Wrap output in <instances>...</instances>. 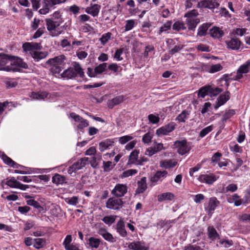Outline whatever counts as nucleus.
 Returning <instances> with one entry per match:
<instances>
[{"label":"nucleus","mask_w":250,"mask_h":250,"mask_svg":"<svg viewBox=\"0 0 250 250\" xmlns=\"http://www.w3.org/2000/svg\"><path fill=\"white\" fill-rule=\"evenodd\" d=\"M27 67L28 65L20 58L0 53V70L16 72Z\"/></svg>","instance_id":"f257e3e1"},{"label":"nucleus","mask_w":250,"mask_h":250,"mask_svg":"<svg viewBox=\"0 0 250 250\" xmlns=\"http://www.w3.org/2000/svg\"><path fill=\"white\" fill-rule=\"evenodd\" d=\"M66 61V57L63 55H61L48 60L46 63L50 65V71L54 75H56L60 74L64 68Z\"/></svg>","instance_id":"f03ea898"},{"label":"nucleus","mask_w":250,"mask_h":250,"mask_svg":"<svg viewBox=\"0 0 250 250\" xmlns=\"http://www.w3.org/2000/svg\"><path fill=\"white\" fill-rule=\"evenodd\" d=\"M47 29L52 37H58L63 31V27L60 26L62 21H54L50 19L45 20Z\"/></svg>","instance_id":"7ed1b4c3"},{"label":"nucleus","mask_w":250,"mask_h":250,"mask_svg":"<svg viewBox=\"0 0 250 250\" xmlns=\"http://www.w3.org/2000/svg\"><path fill=\"white\" fill-rule=\"evenodd\" d=\"M250 66V62H247L245 64L240 66L235 75L231 73L230 74L231 77H229L228 75H225L224 76L223 79L226 82H228L230 80L238 81L243 78V74H246L249 72Z\"/></svg>","instance_id":"20e7f679"},{"label":"nucleus","mask_w":250,"mask_h":250,"mask_svg":"<svg viewBox=\"0 0 250 250\" xmlns=\"http://www.w3.org/2000/svg\"><path fill=\"white\" fill-rule=\"evenodd\" d=\"M173 146L177 149V152L181 155L188 153L191 149L190 145L186 140L175 141Z\"/></svg>","instance_id":"39448f33"},{"label":"nucleus","mask_w":250,"mask_h":250,"mask_svg":"<svg viewBox=\"0 0 250 250\" xmlns=\"http://www.w3.org/2000/svg\"><path fill=\"white\" fill-rule=\"evenodd\" d=\"M175 123L171 122L157 129L156 131V134L158 136L168 135L175 129Z\"/></svg>","instance_id":"423d86ee"},{"label":"nucleus","mask_w":250,"mask_h":250,"mask_svg":"<svg viewBox=\"0 0 250 250\" xmlns=\"http://www.w3.org/2000/svg\"><path fill=\"white\" fill-rule=\"evenodd\" d=\"M123 205V202L120 199L110 198L106 202V207L107 208L114 210H118Z\"/></svg>","instance_id":"0eeeda50"},{"label":"nucleus","mask_w":250,"mask_h":250,"mask_svg":"<svg viewBox=\"0 0 250 250\" xmlns=\"http://www.w3.org/2000/svg\"><path fill=\"white\" fill-rule=\"evenodd\" d=\"M127 191V188L125 185L117 184L111 190V194L117 197H121L125 195Z\"/></svg>","instance_id":"6e6552de"},{"label":"nucleus","mask_w":250,"mask_h":250,"mask_svg":"<svg viewBox=\"0 0 250 250\" xmlns=\"http://www.w3.org/2000/svg\"><path fill=\"white\" fill-rule=\"evenodd\" d=\"M70 116L76 122L78 123L77 125V128L78 129L82 130L89 125L88 121L87 120L83 118L79 115H77L75 113H70Z\"/></svg>","instance_id":"1a4fd4ad"},{"label":"nucleus","mask_w":250,"mask_h":250,"mask_svg":"<svg viewBox=\"0 0 250 250\" xmlns=\"http://www.w3.org/2000/svg\"><path fill=\"white\" fill-rule=\"evenodd\" d=\"M5 184L12 188H19L22 190L28 188V186L23 185L17 181L15 177H12L9 179H7Z\"/></svg>","instance_id":"9d476101"},{"label":"nucleus","mask_w":250,"mask_h":250,"mask_svg":"<svg viewBox=\"0 0 250 250\" xmlns=\"http://www.w3.org/2000/svg\"><path fill=\"white\" fill-rule=\"evenodd\" d=\"M228 48L233 50H238L241 46V42L239 39L231 38L229 40L225 41Z\"/></svg>","instance_id":"9b49d317"},{"label":"nucleus","mask_w":250,"mask_h":250,"mask_svg":"<svg viewBox=\"0 0 250 250\" xmlns=\"http://www.w3.org/2000/svg\"><path fill=\"white\" fill-rule=\"evenodd\" d=\"M198 179L201 183L211 185L217 180V177L213 174L210 173L202 174L200 175Z\"/></svg>","instance_id":"f8f14e48"},{"label":"nucleus","mask_w":250,"mask_h":250,"mask_svg":"<svg viewBox=\"0 0 250 250\" xmlns=\"http://www.w3.org/2000/svg\"><path fill=\"white\" fill-rule=\"evenodd\" d=\"M22 48L26 52H35L41 49L40 44L37 42H26L23 44Z\"/></svg>","instance_id":"ddd939ff"},{"label":"nucleus","mask_w":250,"mask_h":250,"mask_svg":"<svg viewBox=\"0 0 250 250\" xmlns=\"http://www.w3.org/2000/svg\"><path fill=\"white\" fill-rule=\"evenodd\" d=\"M219 204V202L215 197L210 198L208 205L206 208V211L208 215H211L216 208Z\"/></svg>","instance_id":"4468645a"},{"label":"nucleus","mask_w":250,"mask_h":250,"mask_svg":"<svg viewBox=\"0 0 250 250\" xmlns=\"http://www.w3.org/2000/svg\"><path fill=\"white\" fill-rule=\"evenodd\" d=\"M229 92L227 91L225 94L220 95L214 104V108L217 109L225 104L229 99Z\"/></svg>","instance_id":"2eb2a0df"},{"label":"nucleus","mask_w":250,"mask_h":250,"mask_svg":"<svg viewBox=\"0 0 250 250\" xmlns=\"http://www.w3.org/2000/svg\"><path fill=\"white\" fill-rule=\"evenodd\" d=\"M101 9V6L97 4H94L85 8L86 13L95 17L98 15Z\"/></svg>","instance_id":"dca6fc26"},{"label":"nucleus","mask_w":250,"mask_h":250,"mask_svg":"<svg viewBox=\"0 0 250 250\" xmlns=\"http://www.w3.org/2000/svg\"><path fill=\"white\" fill-rule=\"evenodd\" d=\"M114 141L113 139H107L99 143V150L101 152L104 151L109 149L114 145Z\"/></svg>","instance_id":"f3484780"},{"label":"nucleus","mask_w":250,"mask_h":250,"mask_svg":"<svg viewBox=\"0 0 250 250\" xmlns=\"http://www.w3.org/2000/svg\"><path fill=\"white\" fill-rule=\"evenodd\" d=\"M167 175V171H158L151 178V181L152 182H161L165 179Z\"/></svg>","instance_id":"a211bd4d"},{"label":"nucleus","mask_w":250,"mask_h":250,"mask_svg":"<svg viewBox=\"0 0 250 250\" xmlns=\"http://www.w3.org/2000/svg\"><path fill=\"white\" fill-rule=\"evenodd\" d=\"M138 188L135 192L136 194L142 193L146 189V177L142 178L141 180L138 181L137 182Z\"/></svg>","instance_id":"6ab92c4d"},{"label":"nucleus","mask_w":250,"mask_h":250,"mask_svg":"<svg viewBox=\"0 0 250 250\" xmlns=\"http://www.w3.org/2000/svg\"><path fill=\"white\" fill-rule=\"evenodd\" d=\"M98 233L103 236V237L107 241L111 243L115 242L116 240L113 237V235L107 232L105 229L101 228L98 230Z\"/></svg>","instance_id":"aec40b11"},{"label":"nucleus","mask_w":250,"mask_h":250,"mask_svg":"<svg viewBox=\"0 0 250 250\" xmlns=\"http://www.w3.org/2000/svg\"><path fill=\"white\" fill-rule=\"evenodd\" d=\"M117 231L122 237H125L127 235V231L125 229V223L122 219H120L116 224Z\"/></svg>","instance_id":"412c9836"},{"label":"nucleus","mask_w":250,"mask_h":250,"mask_svg":"<svg viewBox=\"0 0 250 250\" xmlns=\"http://www.w3.org/2000/svg\"><path fill=\"white\" fill-rule=\"evenodd\" d=\"M174 198V195L171 192H165L157 196L158 201L160 202H163L164 201H172Z\"/></svg>","instance_id":"4be33fe9"},{"label":"nucleus","mask_w":250,"mask_h":250,"mask_svg":"<svg viewBox=\"0 0 250 250\" xmlns=\"http://www.w3.org/2000/svg\"><path fill=\"white\" fill-rule=\"evenodd\" d=\"M128 248L133 250H147V248L144 243L141 242H133L129 244Z\"/></svg>","instance_id":"5701e85b"},{"label":"nucleus","mask_w":250,"mask_h":250,"mask_svg":"<svg viewBox=\"0 0 250 250\" xmlns=\"http://www.w3.org/2000/svg\"><path fill=\"white\" fill-rule=\"evenodd\" d=\"M48 93L45 91H39L37 92H32L30 97L34 100H42L47 98Z\"/></svg>","instance_id":"b1692460"},{"label":"nucleus","mask_w":250,"mask_h":250,"mask_svg":"<svg viewBox=\"0 0 250 250\" xmlns=\"http://www.w3.org/2000/svg\"><path fill=\"white\" fill-rule=\"evenodd\" d=\"M124 101V97L119 96L115 97L111 100L108 101L107 104L110 108H112L114 106L118 105Z\"/></svg>","instance_id":"393cba45"},{"label":"nucleus","mask_w":250,"mask_h":250,"mask_svg":"<svg viewBox=\"0 0 250 250\" xmlns=\"http://www.w3.org/2000/svg\"><path fill=\"white\" fill-rule=\"evenodd\" d=\"M210 34L211 37L215 38H220L224 35V31L220 28L214 27L210 30Z\"/></svg>","instance_id":"a878e982"},{"label":"nucleus","mask_w":250,"mask_h":250,"mask_svg":"<svg viewBox=\"0 0 250 250\" xmlns=\"http://www.w3.org/2000/svg\"><path fill=\"white\" fill-rule=\"evenodd\" d=\"M30 54L36 61H39L40 60L45 58L48 55L46 52H39L38 51L31 52Z\"/></svg>","instance_id":"bb28decb"},{"label":"nucleus","mask_w":250,"mask_h":250,"mask_svg":"<svg viewBox=\"0 0 250 250\" xmlns=\"http://www.w3.org/2000/svg\"><path fill=\"white\" fill-rule=\"evenodd\" d=\"M73 68L72 67L68 68L65 70L61 75L62 77L67 79H71L76 77V74L74 72Z\"/></svg>","instance_id":"cd10ccee"},{"label":"nucleus","mask_w":250,"mask_h":250,"mask_svg":"<svg viewBox=\"0 0 250 250\" xmlns=\"http://www.w3.org/2000/svg\"><path fill=\"white\" fill-rule=\"evenodd\" d=\"M66 178L64 176L55 174L52 177V182L57 185H62L65 182Z\"/></svg>","instance_id":"c85d7f7f"},{"label":"nucleus","mask_w":250,"mask_h":250,"mask_svg":"<svg viewBox=\"0 0 250 250\" xmlns=\"http://www.w3.org/2000/svg\"><path fill=\"white\" fill-rule=\"evenodd\" d=\"M186 22L188 26V29L190 30H194L197 25L199 23L200 20L198 18L187 19Z\"/></svg>","instance_id":"c756f323"},{"label":"nucleus","mask_w":250,"mask_h":250,"mask_svg":"<svg viewBox=\"0 0 250 250\" xmlns=\"http://www.w3.org/2000/svg\"><path fill=\"white\" fill-rule=\"evenodd\" d=\"M87 244L91 248L97 249L100 245V241L99 239L94 237H90L88 239Z\"/></svg>","instance_id":"7c9ffc66"},{"label":"nucleus","mask_w":250,"mask_h":250,"mask_svg":"<svg viewBox=\"0 0 250 250\" xmlns=\"http://www.w3.org/2000/svg\"><path fill=\"white\" fill-rule=\"evenodd\" d=\"M176 165L177 162L173 160H166L160 163V166L165 168L173 167Z\"/></svg>","instance_id":"2f4dec72"},{"label":"nucleus","mask_w":250,"mask_h":250,"mask_svg":"<svg viewBox=\"0 0 250 250\" xmlns=\"http://www.w3.org/2000/svg\"><path fill=\"white\" fill-rule=\"evenodd\" d=\"M72 68H73L74 73L76 74V77L79 76L80 77H83L84 76V72L83 69L78 63L74 62Z\"/></svg>","instance_id":"473e14b6"},{"label":"nucleus","mask_w":250,"mask_h":250,"mask_svg":"<svg viewBox=\"0 0 250 250\" xmlns=\"http://www.w3.org/2000/svg\"><path fill=\"white\" fill-rule=\"evenodd\" d=\"M88 161V158L84 157L78 161L73 165L75 166V167H76V169H77L78 170L79 169H82L83 167H85V166L87 164Z\"/></svg>","instance_id":"72a5a7b5"},{"label":"nucleus","mask_w":250,"mask_h":250,"mask_svg":"<svg viewBox=\"0 0 250 250\" xmlns=\"http://www.w3.org/2000/svg\"><path fill=\"white\" fill-rule=\"evenodd\" d=\"M125 32L131 30L137 25V22L133 19L125 21Z\"/></svg>","instance_id":"f704fd0d"},{"label":"nucleus","mask_w":250,"mask_h":250,"mask_svg":"<svg viewBox=\"0 0 250 250\" xmlns=\"http://www.w3.org/2000/svg\"><path fill=\"white\" fill-rule=\"evenodd\" d=\"M228 200L229 203L234 202L235 206H240L243 203V200L241 199H240V197L237 194H233L232 198H229Z\"/></svg>","instance_id":"c9c22d12"},{"label":"nucleus","mask_w":250,"mask_h":250,"mask_svg":"<svg viewBox=\"0 0 250 250\" xmlns=\"http://www.w3.org/2000/svg\"><path fill=\"white\" fill-rule=\"evenodd\" d=\"M139 153V150L134 149L130 154L128 163L134 164L136 163Z\"/></svg>","instance_id":"e433bc0d"},{"label":"nucleus","mask_w":250,"mask_h":250,"mask_svg":"<svg viewBox=\"0 0 250 250\" xmlns=\"http://www.w3.org/2000/svg\"><path fill=\"white\" fill-rule=\"evenodd\" d=\"M190 111L187 110H183L176 118V120L180 122H185L188 119Z\"/></svg>","instance_id":"4c0bfd02"},{"label":"nucleus","mask_w":250,"mask_h":250,"mask_svg":"<svg viewBox=\"0 0 250 250\" xmlns=\"http://www.w3.org/2000/svg\"><path fill=\"white\" fill-rule=\"evenodd\" d=\"M208 232L209 238L212 240L216 239L219 236L216 229L212 227L208 228Z\"/></svg>","instance_id":"58836bf2"},{"label":"nucleus","mask_w":250,"mask_h":250,"mask_svg":"<svg viewBox=\"0 0 250 250\" xmlns=\"http://www.w3.org/2000/svg\"><path fill=\"white\" fill-rule=\"evenodd\" d=\"M102 159V156L100 154H98L96 156H94L90 163L92 167H96L100 164Z\"/></svg>","instance_id":"ea45409f"},{"label":"nucleus","mask_w":250,"mask_h":250,"mask_svg":"<svg viewBox=\"0 0 250 250\" xmlns=\"http://www.w3.org/2000/svg\"><path fill=\"white\" fill-rule=\"evenodd\" d=\"M34 243L33 244L34 247L36 249H40L43 247L45 245V240L43 238H35L34 239Z\"/></svg>","instance_id":"a19ab883"},{"label":"nucleus","mask_w":250,"mask_h":250,"mask_svg":"<svg viewBox=\"0 0 250 250\" xmlns=\"http://www.w3.org/2000/svg\"><path fill=\"white\" fill-rule=\"evenodd\" d=\"M117 217L116 215L105 216L102 219V221L106 225L110 226L114 223Z\"/></svg>","instance_id":"79ce46f5"},{"label":"nucleus","mask_w":250,"mask_h":250,"mask_svg":"<svg viewBox=\"0 0 250 250\" xmlns=\"http://www.w3.org/2000/svg\"><path fill=\"white\" fill-rule=\"evenodd\" d=\"M111 36L112 34L110 32L103 34L99 39L101 44L103 45H105L111 39Z\"/></svg>","instance_id":"37998d69"},{"label":"nucleus","mask_w":250,"mask_h":250,"mask_svg":"<svg viewBox=\"0 0 250 250\" xmlns=\"http://www.w3.org/2000/svg\"><path fill=\"white\" fill-rule=\"evenodd\" d=\"M172 22L170 21H167L164 25L160 28L158 32L159 35H161L163 32H166L169 30L171 28Z\"/></svg>","instance_id":"c03bdc74"},{"label":"nucleus","mask_w":250,"mask_h":250,"mask_svg":"<svg viewBox=\"0 0 250 250\" xmlns=\"http://www.w3.org/2000/svg\"><path fill=\"white\" fill-rule=\"evenodd\" d=\"M208 95H209V86L203 87L198 91V96L199 97L204 98Z\"/></svg>","instance_id":"a18cd8bd"},{"label":"nucleus","mask_w":250,"mask_h":250,"mask_svg":"<svg viewBox=\"0 0 250 250\" xmlns=\"http://www.w3.org/2000/svg\"><path fill=\"white\" fill-rule=\"evenodd\" d=\"M223 69V66L219 63L213 64L209 66L208 68V72L214 73L221 71Z\"/></svg>","instance_id":"49530a36"},{"label":"nucleus","mask_w":250,"mask_h":250,"mask_svg":"<svg viewBox=\"0 0 250 250\" xmlns=\"http://www.w3.org/2000/svg\"><path fill=\"white\" fill-rule=\"evenodd\" d=\"M60 45L63 48H66V50H70L73 49L71 42L66 39L62 40L60 42Z\"/></svg>","instance_id":"de8ad7c7"},{"label":"nucleus","mask_w":250,"mask_h":250,"mask_svg":"<svg viewBox=\"0 0 250 250\" xmlns=\"http://www.w3.org/2000/svg\"><path fill=\"white\" fill-rule=\"evenodd\" d=\"M138 172V170L135 169H130L126 170L123 172L121 177L122 178L128 177L136 174Z\"/></svg>","instance_id":"09e8293b"},{"label":"nucleus","mask_w":250,"mask_h":250,"mask_svg":"<svg viewBox=\"0 0 250 250\" xmlns=\"http://www.w3.org/2000/svg\"><path fill=\"white\" fill-rule=\"evenodd\" d=\"M0 157L5 164L10 167L14 166L13 164H15V162L13 161L10 158L8 157L6 155L3 153L1 155Z\"/></svg>","instance_id":"8fccbe9b"},{"label":"nucleus","mask_w":250,"mask_h":250,"mask_svg":"<svg viewBox=\"0 0 250 250\" xmlns=\"http://www.w3.org/2000/svg\"><path fill=\"white\" fill-rule=\"evenodd\" d=\"M115 165V164H113L111 161H103V168L104 171H110Z\"/></svg>","instance_id":"3c124183"},{"label":"nucleus","mask_w":250,"mask_h":250,"mask_svg":"<svg viewBox=\"0 0 250 250\" xmlns=\"http://www.w3.org/2000/svg\"><path fill=\"white\" fill-rule=\"evenodd\" d=\"M107 67L106 63H103L99 64L98 66L95 68V73L96 74H100L103 73L106 69Z\"/></svg>","instance_id":"603ef678"},{"label":"nucleus","mask_w":250,"mask_h":250,"mask_svg":"<svg viewBox=\"0 0 250 250\" xmlns=\"http://www.w3.org/2000/svg\"><path fill=\"white\" fill-rule=\"evenodd\" d=\"M66 0H46L47 6L52 7L54 6L64 2Z\"/></svg>","instance_id":"864d4df0"},{"label":"nucleus","mask_w":250,"mask_h":250,"mask_svg":"<svg viewBox=\"0 0 250 250\" xmlns=\"http://www.w3.org/2000/svg\"><path fill=\"white\" fill-rule=\"evenodd\" d=\"M219 244L221 247L229 248L233 245V242L231 240L223 239L219 240Z\"/></svg>","instance_id":"5fc2aeb1"},{"label":"nucleus","mask_w":250,"mask_h":250,"mask_svg":"<svg viewBox=\"0 0 250 250\" xmlns=\"http://www.w3.org/2000/svg\"><path fill=\"white\" fill-rule=\"evenodd\" d=\"M153 136V133L152 132H148L146 133L143 137V142L145 144H148L151 142Z\"/></svg>","instance_id":"6e6d98bb"},{"label":"nucleus","mask_w":250,"mask_h":250,"mask_svg":"<svg viewBox=\"0 0 250 250\" xmlns=\"http://www.w3.org/2000/svg\"><path fill=\"white\" fill-rule=\"evenodd\" d=\"M208 27L207 24H203L198 29L197 35L199 36H205L208 30Z\"/></svg>","instance_id":"4d7b16f0"},{"label":"nucleus","mask_w":250,"mask_h":250,"mask_svg":"<svg viewBox=\"0 0 250 250\" xmlns=\"http://www.w3.org/2000/svg\"><path fill=\"white\" fill-rule=\"evenodd\" d=\"M213 128V125L208 126L203 129L200 132V136L202 138L205 137L208 133L211 132Z\"/></svg>","instance_id":"13d9d810"},{"label":"nucleus","mask_w":250,"mask_h":250,"mask_svg":"<svg viewBox=\"0 0 250 250\" xmlns=\"http://www.w3.org/2000/svg\"><path fill=\"white\" fill-rule=\"evenodd\" d=\"M133 137L130 135H125L121 137H119L118 141L120 144L122 145H125L127 142L132 140Z\"/></svg>","instance_id":"bf43d9fd"},{"label":"nucleus","mask_w":250,"mask_h":250,"mask_svg":"<svg viewBox=\"0 0 250 250\" xmlns=\"http://www.w3.org/2000/svg\"><path fill=\"white\" fill-rule=\"evenodd\" d=\"M43 22V21H41L39 19L35 18L31 22V27L33 30H36L38 28L40 25Z\"/></svg>","instance_id":"052dcab7"},{"label":"nucleus","mask_w":250,"mask_h":250,"mask_svg":"<svg viewBox=\"0 0 250 250\" xmlns=\"http://www.w3.org/2000/svg\"><path fill=\"white\" fill-rule=\"evenodd\" d=\"M148 120L150 123L153 124H156L159 122L160 118L158 116L151 114L148 116Z\"/></svg>","instance_id":"680f3d73"},{"label":"nucleus","mask_w":250,"mask_h":250,"mask_svg":"<svg viewBox=\"0 0 250 250\" xmlns=\"http://www.w3.org/2000/svg\"><path fill=\"white\" fill-rule=\"evenodd\" d=\"M173 29L177 31L184 30L186 29L185 24L182 22H176L173 25Z\"/></svg>","instance_id":"e2e57ef3"},{"label":"nucleus","mask_w":250,"mask_h":250,"mask_svg":"<svg viewBox=\"0 0 250 250\" xmlns=\"http://www.w3.org/2000/svg\"><path fill=\"white\" fill-rule=\"evenodd\" d=\"M198 15V11L196 10H192L185 14V17L187 19H196V17Z\"/></svg>","instance_id":"0e129e2a"},{"label":"nucleus","mask_w":250,"mask_h":250,"mask_svg":"<svg viewBox=\"0 0 250 250\" xmlns=\"http://www.w3.org/2000/svg\"><path fill=\"white\" fill-rule=\"evenodd\" d=\"M208 8L213 9L217 8L219 6V3L216 0H208Z\"/></svg>","instance_id":"69168bd1"},{"label":"nucleus","mask_w":250,"mask_h":250,"mask_svg":"<svg viewBox=\"0 0 250 250\" xmlns=\"http://www.w3.org/2000/svg\"><path fill=\"white\" fill-rule=\"evenodd\" d=\"M238 219L240 221L245 222L248 223L250 222V214L248 213H244L241 215H239Z\"/></svg>","instance_id":"338daca9"},{"label":"nucleus","mask_w":250,"mask_h":250,"mask_svg":"<svg viewBox=\"0 0 250 250\" xmlns=\"http://www.w3.org/2000/svg\"><path fill=\"white\" fill-rule=\"evenodd\" d=\"M184 250H203V249L196 245L188 244L184 247Z\"/></svg>","instance_id":"774afa93"}]
</instances>
